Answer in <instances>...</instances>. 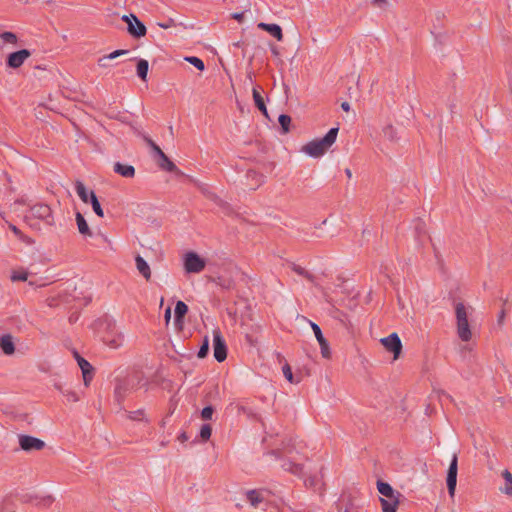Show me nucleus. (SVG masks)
Returning <instances> with one entry per match:
<instances>
[{"mask_svg":"<svg viewBox=\"0 0 512 512\" xmlns=\"http://www.w3.org/2000/svg\"><path fill=\"white\" fill-rule=\"evenodd\" d=\"M310 323V326L314 332V335L320 345V349H321V355L323 358H330L331 356V351H330V347H329V343L328 341L325 339V337L323 336V333H322V330L321 328L319 327L318 324L312 322V321H309Z\"/></svg>","mask_w":512,"mask_h":512,"instance_id":"f8f14e48","label":"nucleus"},{"mask_svg":"<svg viewBox=\"0 0 512 512\" xmlns=\"http://www.w3.org/2000/svg\"><path fill=\"white\" fill-rule=\"evenodd\" d=\"M128 52H129L128 50H124V49L115 50V51L111 52L110 54L104 56L103 59L113 60L119 56L127 54Z\"/></svg>","mask_w":512,"mask_h":512,"instance_id":"49530a36","label":"nucleus"},{"mask_svg":"<svg viewBox=\"0 0 512 512\" xmlns=\"http://www.w3.org/2000/svg\"><path fill=\"white\" fill-rule=\"evenodd\" d=\"M377 490L386 499L403 498V495L399 491L394 490L389 483L382 480L377 481Z\"/></svg>","mask_w":512,"mask_h":512,"instance_id":"f3484780","label":"nucleus"},{"mask_svg":"<svg viewBox=\"0 0 512 512\" xmlns=\"http://www.w3.org/2000/svg\"><path fill=\"white\" fill-rule=\"evenodd\" d=\"M289 267L291 268L292 271H294L296 274L306 278L308 281L310 282H314L315 280V276L313 274H311L310 272H308L306 269H304L303 267H301L300 265H297L293 262H291L289 264Z\"/></svg>","mask_w":512,"mask_h":512,"instance_id":"7c9ffc66","label":"nucleus"},{"mask_svg":"<svg viewBox=\"0 0 512 512\" xmlns=\"http://www.w3.org/2000/svg\"><path fill=\"white\" fill-rule=\"evenodd\" d=\"M10 278L13 282L26 281L28 278V272L25 269L14 270L12 271Z\"/></svg>","mask_w":512,"mask_h":512,"instance_id":"4c0bfd02","label":"nucleus"},{"mask_svg":"<svg viewBox=\"0 0 512 512\" xmlns=\"http://www.w3.org/2000/svg\"><path fill=\"white\" fill-rule=\"evenodd\" d=\"M229 272L232 279L226 284V290L236 289L239 292L238 286H247L248 280L244 273L237 269L236 266L232 265V263L226 262V272Z\"/></svg>","mask_w":512,"mask_h":512,"instance_id":"423d86ee","label":"nucleus"},{"mask_svg":"<svg viewBox=\"0 0 512 512\" xmlns=\"http://www.w3.org/2000/svg\"><path fill=\"white\" fill-rule=\"evenodd\" d=\"M214 335V357L218 362H224V341L220 329L213 331Z\"/></svg>","mask_w":512,"mask_h":512,"instance_id":"dca6fc26","label":"nucleus"},{"mask_svg":"<svg viewBox=\"0 0 512 512\" xmlns=\"http://www.w3.org/2000/svg\"><path fill=\"white\" fill-rule=\"evenodd\" d=\"M0 347L6 355H11L15 351L12 336L9 334L3 335L0 338Z\"/></svg>","mask_w":512,"mask_h":512,"instance_id":"a878e982","label":"nucleus"},{"mask_svg":"<svg viewBox=\"0 0 512 512\" xmlns=\"http://www.w3.org/2000/svg\"><path fill=\"white\" fill-rule=\"evenodd\" d=\"M114 172L123 177L132 178L135 175V168L129 164H122L120 162H116L114 164Z\"/></svg>","mask_w":512,"mask_h":512,"instance_id":"4be33fe9","label":"nucleus"},{"mask_svg":"<svg viewBox=\"0 0 512 512\" xmlns=\"http://www.w3.org/2000/svg\"><path fill=\"white\" fill-rule=\"evenodd\" d=\"M145 141L146 143L148 144V146L151 148L152 150V153H153V156L156 158V157H159L161 155V153H164L162 151V149L150 138H145Z\"/></svg>","mask_w":512,"mask_h":512,"instance_id":"37998d69","label":"nucleus"},{"mask_svg":"<svg viewBox=\"0 0 512 512\" xmlns=\"http://www.w3.org/2000/svg\"><path fill=\"white\" fill-rule=\"evenodd\" d=\"M53 502V499L51 496H47V497H44L43 499H41L40 501L37 502L38 505H42V506H49L51 505Z\"/></svg>","mask_w":512,"mask_h":512,"instance_id":"09e8293b","label":"nucleus"},{"mask_svg":"<svg viewBox=\"0 0 512 512\" xmlns=\"http://www.w3.org/2000/svg\"><path fill=\"white\" fill-rule=\"evenodd\" d=\"M60 392L62 395L69 401V402H77L79 400V397L76 392L70 390V389H63L59 387Z\"/></svg>","mask_w":512,"mask_h":512,"instance_id":"79ce46f5","label":"nucleus"},{"mask_svg":"<svg viewBox=\"0 0 512 512\" xmlns=\"http://www.w3.org/2000/svg\"><path fill=\"white\" fill-rule=\"evenodd\" d=\"M282 468L285 471H288V472H290L294 475H298V476H300L303 472L302 464H298V463L292 462L290 460H284L282 463Z\"/></svg>","mask_w":512,"mask_h":512,"instance_id":"cd10ccee","label":"nucleus"},{"mask_svg":"<svg viewBox=\"0 0 512 512\" xmlns=\"http://www.w3.org/2000/svg\"><path fill=\"white\" fill-rule=\"evenodd\" d=\"M158 158V166L168 172H174L177 170V166L166 156L165 153H161Z\"/></svg>","mask_w":512,"mask_h":512,"instance_id":"bb28decb","label":"nucleus"},{"mask_svg":"<svg viewBox=\"0 0 512 512\" xmlns=\"http://www.w3.org/2000/svg\"><path fill=\"white\" fill-rule=\"evenodd\" d=\"M90 204L92 206L93 211L95 214L99 217L104 216L103 209L101 207V204L96 196V194L93 191H90Z\"/></svg>","mask_w":512,"mask_h":512,"instance_id":"2f4dec72","label":"nucleus"},{"mask_svg":"<svg viewBox=\"0 0 512 512\" xmlns=\"http://www.w3.org/2000/svg\"><path fill=\"white\" fill-rule=\"evenodd\" d=\"M341 108H342L344 111L348 112V111L350 110V104H349L348 102H343V103L341 104Z\"/></svg>","mask_w":512,"mask_h":512,"instance_id":"864d4df0","label":"nucleus"},{"mask_svg":"<svg viewBox=\"0 0 512 512\" xmlns=\"http://www.w3.org/2000/svg\"><path fill=\"white\" fill-rule=\"evenodd\" d=\"M345 174L347 175V177L350 179L352 177V172L349 168H346L345 169Z\"/></svg>","mask_w":512,"mask_h":512,"instance_id":"4d7b16f0","label":"nucleus"},{"mask_svg":"<svg viewBox=\"0 0 512 512\" xmlns=\"http://www.w3.org/2000/svg\"><path fill=\"white\" fill-rule=\"evenodd\" d=\"M164 318H165L166 323H168L170 321V318H171V308L170 307H168L165 310Z\"/></svg>","mask_w":512,"mask_h":512,"instance_id":"603ef678","label":"nucleus"},{"mask_svg":"<svg viewBox=\"0 0 512 512\" xmlns=\"http://www.w3.org/2000/svg\"><path fill=\"white\" fill-rule=\"evenodd\" d=\"M258 28L268 32L271 36L276 38L278 41L283 39L282 28L278 24L260 22Z\"/></svg>","mask_w":512,"mask_h":512,"instance_id":"6ab92c4d","label":"nucleus"},{"mask_svg":"<svg viewBox=\"0 0 512 512\" xmlns=\"http://www.w3.org/2000/svg\"><path fill=\"white\" fill-rule=\"evenodd\" d=\"M265 182V176L255 170L249 169L241 180L244 190L254 191Z\"/></svg>","mask_w":512,"mask_h":512,"instance_id":"6e6552de","label":"nucleus"},{"mask_svg":"<svg viewBox=\"0 0 512 512\" xmlns=\"http://www.w3.org/2000/svg\"><path fill=\"white\" fill-rule=\"evenodd\" d=\"M19 445L24 451L41 450L45 443L36 437L29 435H19Z\"/></svg>","mask_w":512,"mask_h":512,"instance_id":"ddd939ff","label":"nucleus"},{"mask_svg":"<svg viewBox=\"0 0 512 512\" xmlns=\"http://www.w3.org/2000/svg\"><path fill=\"white\" fill-rule=\"evenodd\" d=\"M75 357L82 371L84 384L85 386H88L93 377V367L86 359L81 357L78 353H75Z\"/></svg>","mask_w":512,"mask_h":512,"instance_id":"2eb2a0df","label":"nucleus"},{"mask_svg":"<svg viewBox=\"0 0 512 512\" xmlns=\"http://www.w3.org/2000/svg\"><path fill=\"white\" fill-rule=\"evenodd\" d=\"M507 302H508V299H507V298L503 299V305H506V304H507Z\"/></svg>","mask_w":512,"mask_h":512,"instance_id":"bf43d9fd","label":"nucleus"},{"mask_svg":"<svg viewBox=\"0 0 512 512\" xmlns=\"http://www.w3.org/2000/svg\"><path fill=\"white\" fill-rule=\"evenodd\" d=\"M185 60H186L188 63L192 64V65H193L195 68H197L198 70H201V71H202V70H204V68H205L204 62H203L200 58H198V57H196V56H188V57H185Z\"/></svg>","mask_w":512,"mask_h":512,"instance_id":"a19ab883","label":"nucleus"},{"mask_svg":"<svg viewBox=\"0 0 512 512\" xmlns=\"http://www.w3.org/2000/svg\"><path fill=\"white\" fill-rule=\"evenodd\" d=\"M140 383L141 378L139 376H130L119 380L114 390V397L118 404L121 405L129 394L136 391Z\"/></svg>","mask_w":512,"mask_h":512,"instance_id":"20e7f679","label":"nucleus"},{"mask_svg":"<svg viewBox=\"0 0 512 512\" xmlns=\"http://www.w3.org/2000/svg\"><path fill=\"white\" fill-rule=\"evenodd\" d=\"M9 228L11 229V231L17 236V237H21L22 236V233L21 231L13 224H10L9 225Z\"/></svg>","mask_w":512,"mask_h":512,"instance_id":"8fccbe9b","label":"nucleus"},{"mask_svg":"<svg viewBox=\"0 0 512 512\" xmlns=\"http://www.w3.org/2000/svg\"><path fill=\"white\" fill-rule=\"evenodd\" d=\"M423 226L424 224L422 222H418L417 225H416V231L420 234L423 230Z\"/></svg>","mask_w":512,"mask_h":512,"instance_id":"5fc2aeb1","label":"nucleus"},{"mask_svg":"<svg viewBox=\"0 0 512 512\" xmlns=\"http://www.w3.org/2000/svg\"><path fill=\"white\" fill-rule=\"evenodd\" d=\"M179 439H180V441L184 442V441L188 440V436L186 435V433H182L179 436Z\"/></svg>","mask_w":512,"mask_h":512,"instance_id":"6e6d98bb","label":"nucleus"},{"mask_svg":"<svg viewBox=\"0 0 512 512\" xmlns=\"http://www.w3.org/2000/svg\"><path fill=\"white\" fill-rule=\"evenodd\" d=\"M248 9H244L243 11L241 12H234V13H231V18L238 21L239 23H242L243 19H244V14L245 12L247 11Z\"/></svg>","mask_w":512,"mask_h":512,"instance_id":"de8ad7c7","label":"nucleus"},{"mask_svg":"<svg viewBox=\"0 0 512 512\" xmlns=\"http://www.w3.org/2000/svg\"><path fill=\"white\" fill-rule=\"evenodd\" d=\"M379 501L381 503L382 512H396L401 498L386 499L380 497Z\"/></svg>","mask_w":512,"mask_h":512,"instance_id":"5701e85b","label":"nucleus"},{"mask_svg":"<svg viewBox=\"0 0 512 512\" xmlns=\"http://www.w3.org/2000/svg\"><path fill=\"white\" fill-rule=\"evenodd\" d=\"M184 268L187 273H200L205 268V261L190 251L184 255Z\"/></svg>","mask_w":512,"mask_h":512,"instance_id":"1a4fd4ad","label":"nucleus"},{"mask_svg":"<svg viewBox=\"0 0 512 512\" xmlns=\"http://www.w3.org/2000/svg\"><path fill=\"white\" fill-rule=\"evenodd\" d=\"M211 433H212V428H211V425L209 423H205L203 424L201 427H200V430H199V434H198V438L201 440V441H207L210 436H211Z\"/></svg>","mask_w":512,"mask_h":512,"instance_id":"c9c22d12","label":"nucleus"},{"mask_svg":"<svg viewBox=\"0 0 512 512\" xmlns=\"http://www.w3.org/2000/svg\"><path fill=\"white\" fill-rule=\"evenodd\" d=\"M214 414V408L212 406H206L201 411V418L205 421L211 420Z\"/></svg>","mask_w":512,"mask_h":512,"instance_id":"c03bdc74","label":"nucleus"},{"mask_svg":"<svg viewBox=\"0 0 512 512\" xmlns=\"http://www.w3.org/2000/svg\"><path fill=\"white\" fill-rule=\"evenodd\" d=\"M75 191L84 203H90V191L87 190V188L81 181L76 182Z\"/></svg>","mask_w":512,"mask_h":512,"instance_id":"c756f323","label":"nucleus"},{"mask_svg":"<svg viewBox=\"0 0 512 512\" xmlns=\"http://www.w3.org/2000/svg\"><path fill=\"white\" fill-rule=\"evenodd\" d=\"M234 308L228 306L226 302V312L232 318L234 322L237 321L238 316H243V311L247 309V301L244 298H240L238 301L234 302Z\"/></svg>","mask_w":512,"mask_h":512,"instance_id":"a211bd4d","label":"nucleus"},{"mask_svg":"<svg viewBox=\"0 0 512 512\" xmlns=\"http://www.w3.org/2000/svg\"><path fill=\"white\" fill-rule=\"evenodd\" d=\"M376 4L386 3V0H374Z\"/></svg>","mask_w":512,"mask_h":512,"instance_id":"13d9d810","label":"nucleus"},{"mask_svg":"<svg viewBox=\"0 0 512 512\" xmlns=\"http://www.w3.org/2000/svg\"><path fill=\"white\" fill-rule=\"evenodd\" d=\"M272 51H273V53H274L275 55H277V54H278V52H277V50H276V49H273Z\"/></svg>","mask_w":512,"mask_h":512,"instance_id":"052dcab7","label":"nucleus"},{"mask_svg":"<svg viewBox=\"0 0 512 512\" xmlns=\"http://www.w3.org/2000/svg\"><path fill=\"white\" fill-rule=\"evenodd\" d=\"M252 94H253V100H254L255 106L261 111V113L266 118H269L268 111H267L265 101H264V97L262 96V93H261L259 87H254Z\"/></svg>","mask_w":512,"mask_h":512,"instance_id":"aec40b11","label":"nucleus"},{"mask_svg":"<svg viewBox=\"0 0 512 512\" xmlns=\"http://www.w3.org/2000/svg\"><path fill=\"white\" fill-rule=\"evenodd\" d=\"M76 223L80 234H82L85 237L93 236L86 219L80 212L76 213Z\"/></svg>","mask_w":512,"mask_h":512,"instance_id":"b1692460","label":"nucleus"},{"mask_svg":"<svg viewBox=\"0 0 512 512\" xmlns=\"http://www.w3.org/2000/svg\"><path fill=\"white\" fill-rule=\"evenodd\" d=\"M455 316L458 337L464 342L470 341L472 338V332L468 322L467 308L462 302H457L455 304Z\"/></svg>","mask_w":512,"mask_h":512,"instance_id":"f03ea898","label":"nucleus"},{"mask_svg":"<svg viewBox=\"0 0 512 512\" xmlns=\"http://www.w3.org/2000/svg\"><path fill=\"white\" fill-rule=\"evenodd\" d=\"M339 129L331 128L323 138L314 139L303 146L302 151L310 157L318 158L324 155L335 143Z\"/></svg>","mask_w":512,"mask_h":512,"instance_id":"f257e3e1","label":"nucleus"},{"mask_svg":"<svg viewBox=\"0 0 512 512\" xmlns=\"http://www.w3.org/2000/svg\"><path fill=\"white\" fill-rule=\"evenodd\" d=\"M505 315H506V312H505V309L503 308V309L499 312V314H498V319H497V321H498V323H499V324H502V323H503V320H504V318H505Z\"/></svg>","mask_w":512,"mask_h":512,"instance_id":"3c124183","label":"nucleus"},{"mask_svg":"<svg viewBox=\"0 0 512 512\" xmlns=\"http://www.w3.org/2000/svg\"><path fill=\"white\" fill-rule=\"evenodd\" d=\"M282 371H283V375L284 377L286 378V380L290 383H298L300 380L299 379H295L294 378V375L292 373V370H291V367L289 366V364H285L283 367H282Z\"/></svg>","mask_w":512,"mask_h":512,"instance_id":"58836bf2","label":"nucleus"},{"mask_svg":"<svg viewBox=\"0 0 512 512\" xmlns=\"http://www.w3.org/2000/svg\"><path fill=\"white\" fill-rule=\"evenodd\" d=\"M39 219L48 225L53 224L51 209L47 204L37 203L32 205L24 215V220L31 227H35L33 220Z\"/></svg>","mask_w":512,"mask_h":512,"instance_id":"7ed1b4c3","label":"nucleus"},{"mask_svg":"<svg viewBox=\"0 0 512 512\" xmlns=\"http://www.w3.org/2000/svg\"><path fill=\"white\" fill-rule=\"evenodd\" d=\"M208 350H209V341H208V338L205 337L204 342L198 351V357L204 358L207 355Z\"/></svg>","mask_w":512,"mask_h":512,"instance_id":"a18cd8bd","label":"nucleus"},{"mask_svg":"<svg viewBox=\"0 0 512 512\" xmlns=\"http://www.w3.org/2000/svg\"><path fill=\"white\" fill-rule=\"evenodd\" d=\"M381 343L387 351L393 354L394 359H397L400 356L402 351V342L397 333H392L389 336L382 338Z\"/></svg>","mask_w":512,"mask_h":512,"instance_id":"9b49d317","label":"nucleus"},{"mask_svg":"<svg viewBox=\"0 0 512 512\" xmlns=\"http://www.w3.org/2000/svg\"><path fill=\"white\" fill-rule=\"evenodd\" d=\"M122 20L127 23V31L131 36L140 38L146 35L145 25L134 14L123 15Z\"/></svg>","mask_w":512,"mask_h":512,"instance_id":"0eeeda50","label":"nucleus"},{"mask_svg":"<svg viewBox=\"0 0 512 512\" xmlns=\"http://www.w3.org/2000/svg\"><path fill=\"white\" fill-rule=\"evenodd\" d=\"M106 324L107 330L102 336L103 343L112 349L120 348L125 339L123 332L116 326L113 319H107Z\"/></svg>","mask_w":512,"mask_h":512,"instance_id":"39448f33","label":"nucleus"},{"mask_svg":"<svg viewBox=\"0 0 512 512\" xmlns=\"http://www.w3.org/2000/svg\"><path fill=\"white\" fill-rule=\"evenodd\" d=\"M246 498L253 507H258L264 501L263 492L261 490H249L246 492Z\"/></svg>","mask_w":512,"mask_h":512,"instance_id":"393cba45","label":"nucleus"},{"mask_svg":"<svg viewBox=\"0 0 512 512\" xmlns=\"http://www.w3.org/2000/svg\"><path fill=\"white\" fill-rule=\"evenodd\" d=\"M188 311L187 305L183 301H178L174 308V320L177 323L182 322L185 314Z\"/></svg>","mask_w":512,"mask_h":512,"instance_id":"c85d7f7f","label":"nucleus"},{"mask_svg":"<svg viewBox=\"0 0 512 512\" xmlns=\"http://www.w3.org/2000/svg\"><path fill=\"white\" fill-rule=\"evenodd\" d=\"M149 70V63L145 59H140L137 63V75L142 80H146Z\"/></svg>","mask_w":512,"mask_h":512,"instance_id":"473e14b6","label":"nucleus"},{"mask_svg":"<svg viewBox=\"0 0 512 512\" xmlns=\"http://www.w3.org/2000/svg\"><path fill=\"white\" fill-rule=\"evenodd\" d=\"M128 418L133 421H147V419L145 418V413H144L143 409H138V410L129 412Z\"/></svg>","mask_w":512,"mask_h":512,"instance_id":"ea45409f","label":"nucleus"},{"mask_svg":"<svg viewBox=\"0 0 512 512\" xmlns=\"http://www.w3.org/2000/svg\"><path fill=\"white\" fill-rule=\"evenodd\" d=\"M502 475L505 480V487L502 491L505 494L512 495V474L508 470H504Z\"/></svg>","mask_w":512,"mask_h":512,"instance_id":"e433bc0d","label":"nucleus"},{"mask_svg":"<svg viewBox=\"0 0 512 512\" xmlns=\"http://www.w3.org/2000/svg\"><path fill=\"white\" fill-rule=\"evenodd\" d=\"M457 472H458V457H457V454L454 453L452 456V459L450 461L449 467H448L447 478H446L448 493L451 497L454 496L455 490H456Z\"/></svg>","mask_w":512,"mask_h":512,"instance_id":"9d476101","label":"nucleus"},{"mask_svg":"<svg viewBox=\"0 0 512 512\" xmlns=\"http://www.w3.org/2000/svg\"><path fill=\"white\" fill-rule=\"evenodd\" d=\"M135 263H136V268H137L138 272L146 280H149L151 278V270H150V266L147 263V261L143 257H141L140 255H137L135 257Z\"/></svg>","mask_w":512,"mask_h":512,"instance_id":"412c9836","label":"nucleus"},{"mask_svg":"<svg viewBox=\"0 0 512 512\" xmlns=\"http://www.w3.org/2000/svg\"><path fill=\"white\" fill-rule=\"evenodd\" d=\"M17 41V37L12 32H3L0 34V47L6 44H15Z\"/></svg>","mask_w":512,"mask_h":512,"instance_id":"f704fd0d","label":"nucleus"},{"mask_svg":"<svg viewBox=\"0 0 512 512\" xmlns=\"http://www.w3.org/2000/svg\"><path fill=\"white\" fill-rule=\"evenodd\" d=\"M278 122L281 127V132L283 134H286L290 130V124H291V117L287 114H281L278 117Z\"/></svg>","mask_w":512,"mask_h":512,"instance_id":"72a5a7b5","label":"nucleus"},{"mask_svg":"<svg viewBox=\"0 0 512 512\" xmlns=\"http://www.w3.org/2000/svg\"><path fill=\"white\" fill-rule=\"evenodd\" d=\"M30 56V52L27 49H22L11 53L7 58V65L11 68L20 67L24 61Z\"/></svg>","mask_w":512,"mask_h":512,"instance_id":"4468645a","label":"nucleus"}]
</instances>
